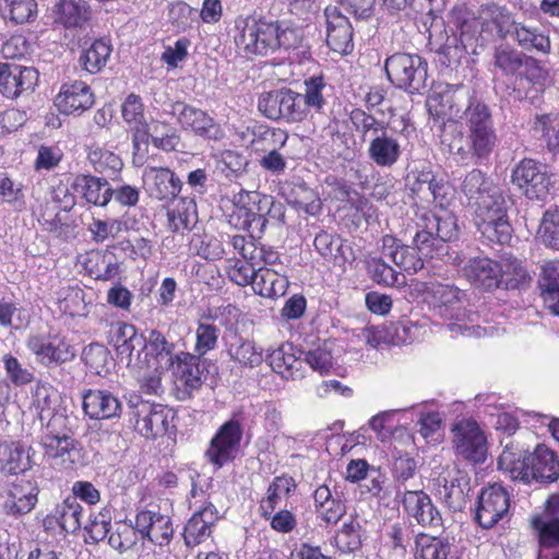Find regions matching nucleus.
Instances as JSON below:
<instances>
[{"label": "nucleus", "mask_w": 559, "mask_h": 559, "mask_svg": "<svg viewBox=\"0 0 559 559\" xmlns=\"http://www.w3.org/2000/svg\"><path fill=\"white\" fill-rule=\"evenodd\" d=\"M234 31L237 52L250 60L273 55L282 49H297L304 39L299 28L284 25L278 20L258 13L236 17Z\"/></svg>", "instance_id": "1"}, {"label": "nucleus", "mask_w": 559, "mask_h": 559, "mask_svg": "<svg viewBox=\"0 0 559 559\" xmlns=\"http://www.w3.org/2000/svg\"><path fill=\"white\" fill-rule=\"evenodd\" d=\"M462 191L473 204V223L476 229L489 230V223L509 217L502 191L480 170L473 169L465 176Z\"/></svg>", "instance_id": "2"}, {"label": "nucleus", "mask_w": 559, "mask_h": 559, "mask_svg": "<svg viewBox=\"0 0 559 559\" xmlns=\"http://www.w3.org/2000/svg\"><path fill=\"white\" fill-rule=\"evenodd\" d=\"M128 421L140 436L155 440L171 432L176 413L167 405L143 400L140 395H131L127 403Z\"/></svg>", "instance_id": "3"}, {"label": "nucleus", "mask_w": 559, "mask_h": 559, "mask_svg": "<svg viewBox=\"0 0 559 559\" xmlns=\"http://www.w3.org/2000/svg\"><path fill=\"white\" fill-rule=\"evenodd\" d=\"M464 115L468 152L478 159H487L498 142L488 105L479 99H471Z\"/></svg>", "instance_id": "4"}, {"label": "nucleus", "mask_w": 559, "mask_h": 559, "mask_svg": "<svg viewBox=\"0 0 559 559\" xmlns=\"http://www.w3.org/2000/svg\"><path fill=\"white\" fill-rule=\"evenodd\" d=\"M388 80L411 95L424 94L428 87V63L417 53L396 52L386 58Z\"/></svg>", "instance_id": "5"}, {"label": "nucleus", "mask_w": 559, "mask_h": 559, "mask_svg": "<svg viewBox=\"0 0 559 559\" xmlns=\"http://www.w3.org/2000/svg\"><path fill=\"white\" fill-rule=\"evenodd\" d=\"M26 347L35 356L36 361L47 368L70 362L76 356V349L71 340L59 331L29 335Z\"/></svg>", "instance_id": "6"}, {"label": "nucleus", "mask_w": 559, "mask_h": 559, "mask_svg": "<svg viewBox=\"0 0 559 559\" xmlns=\"http://www.w3.org/2000/svg\"><path fill=\"white\" fill-rule=\"evenodd\" d=\"M243 436L240 421L229 419L216 430L207 449L205 450L206 461L216 469L234 463L237 459Z\"/></svg>", "instance_id": "7"}, {"label": "nucleus", "mask_w": 559, "mask_h": 559, "mask_svg": "<svg viewBox=\"0 0 559 559\" xmlns=\"http://www.w3.org/2000/svg\"><path fill=\"white\" fill-rule=\"evenodd\" d=\"M262 201L267 202V198H262L255 191L240 190L234 194L230 207L226 212L228 224L239 230L249 231L253 225L259 226L262 230L266 224Z\"/></svg>", "instance_id": "8"}, {"label": "nucleus", "mask_w": 559, "mask_h": 559, "mask_svg": "<svg viewBox=\"0 0 559 559\" xmlns=\"http://www.w3.org/2000/svg\"><path fill=\"white\" fill-rule=\"evenodd\" d=\"M259 111L269 119H283L287 122L306 120V111L301 104V94L289 88L271 91L260 95Z\"/></svg>", "instance_id": "9"}, {"label": "nucleus", "mask_w": 559, "mask_h": 559, "mask_svg": "<svg viewBox=\"0 0 559 559\" xmlns=\"http://www.w3.org/2000/svg\"><path fill=\"white\" fill-rule=\"evenodd\" d=\"M511 182L528 199L543 200L549 191L550 175L547 165L525 157L512 169Z\"/></svg>", "instance_id": "10"}, {"label": "nucleus", "mask_w": 559, "mask_h": 559, "mask_svg": "<svg viewBox=\"0 0 559 559\" xmlns=\"http://www.w3.org/2000/svg\"><path fill=\"white\" fill-rule=\"evenodd\" d=\"M50 427L49 423L39 442L44 457L64 468H74L82 460L80 442L71 435L56 432Z\"/></svg>", "instance_id": "11"}, {"label": "nucleus", "mask_w": 559, "mask_h": 559, "mask_svg": "<svg viewBox=\"0 0 559 559\" xmlns=\"http://www.w3.org/2000/svg\"><path fill=\"white\" fill-rule=\"evenodd\" d=\"M509 508L510 496L504 487L498 484L488 485L478 496L475 521L485 530L492 528L507 515Z\"/></svg>", "instance_id": "12"}, {"label": "nucleus", "mask_w": 559, "mask_h": 559, "mask_svg": "<svg viewBox=\"0 0 559 559\" xmlns=\"http://www.w3.org/2000/svg\"><path fill=\"white\" fill-rule=\"evenodd\" d=\"M174 109L177 110V121L183 131L214 142L225 139L224 129L207 111L183 103H177Z\"/></svg>", "instance_id": "13"}, {"label": "nucleus", "mask_w": 559, "mask_h": 559, "mask_svg": "<svg viewBox=\"0 0 559 559\" xmlns=\"http://www.w3.org/2000/svg\"><path fill=\"white\" fill-rule=\"evenodd\" d=\"M455 452L463 459L481 463L487 455V440L479 425L474 419H462L453 429Z\"/></svg>", "instance_id": "14"}, {"label": "nucleus", "mask_w": 559, "mask_h": 559, "mask_svg": "<svg viewBox=\"0 0 559 559\" xmlns=\"http://www.w3.org/2000/svg\"><path fill=\"white\" fill-rule=\"evenodd\" d=\"M427 99L428 111L435 119H451L461 112L465 99H477L462 83L440 84Z\"/></svg>", "instance_id": "15"}, {"label": "nucleus", "mask_w": 559, "mask_h": 559, "mask_svg": "<svg viewBox=\"0 0 559 559\" xmlns=\"http://www.w3.org/2000/svg\"><path fill=\"white\" fill-rule=\"evenodd\" d=\"M324 17L328 47L340 56L350 55L354 50V29L348 17L335 5L324 9Z\"/></svg>", "instance_id": "16"}, {"label": "nucleus", "mask_w": 559, "mask_h": 559, "mask_svg": "<svg viewBox=\"0 0 559 559\" xmlns=\"http://www.w3.org/2000/svg\"><path fill=\"white\" fill-rule=\"evenodd\" d=\"M135 527L142 538L159 547L168 546L175 533L170 516L160 513L158 507L139 510L135 514Z\"/></svg>", "instance_id": "17"}, {"label": "nucleus", "mask_w": 559, "mask_h": 559, "mask_svg": "<svg viewBox=\"0 0 559 559\" xmlns=\"http://www.w3.org/2000/svg\"><path fill=\"white\" fill-rule=\"evenodd\" d=\"M202 356L181 350L170 358V367L176 380L181 384V400L192 396L203 384L201 362Z\"/></svg>", "instance_id": "18"}, {"label": "nucleus", "mask_w": 559, "mask_h": 559, "mask_svg": "<svg viewBox=\"0 0 559 559\" xmlns=\"http://www.w3.org/2000/svg\"><path fill=\"white\" fill-rule=\"evenodd\" d=\"M468 283L480 290L491 292L501 286V270L498 261L487 255L469 258L461 269Z\"/></svg>", "instance_id": "19"}, {"label": "nucleus", "mask_w": 559, "mask_h": 559, "mask_svg": "<svg viewBox=\"0 0 559 559\" xmlns=\"http://www.w3.org/2000/svg\"><path fill=\"white\" fill-rule=\"evenodd\" d=\"M219 520L217 508L207 502L197 510L183 527V543L188 548H194L212 538L214 527Z\"/></svg>", "instance_id": "20"}, {"label": "nucleus", "mask_w": 559, "mask_h": 559, "mask_svg": "<svg viewBox=\"0 0 559 559\" xmlns=\"http://www.w3.org/2000/svg\"><path fill=\"white\" fill-rule=\"evenodd\" d=\"M38 78L39 73L35 68L0 63V94L9 99H16L22 94L32 92Z\"/></svg>", "instance_id": "21"}, {"label": "nucleus", "mask_w": 559, "mask_h": 559, "mask_svg": "<svg viewBox=\"0 0 559 559\" xmlns=\"http://www.w3.org/2000/svg\"><path fill=\"white\" fill-rule=\"evenodd\" d=\"M82 511L75 498L67 497L44 518V530L53 534L75 533L81 527Z\"/></svg>", "instance_id": "22"}, {"label": "nucleus", "mask_w": 559, "mask_h": 559, "mask_svg": "<svg viewBox=\"0 0 559 559\" xmlns=\"http://www.w3.org/2000/svg\"><path fill=\"white\" fill-rule=\"evenodd\" d=\"M402 504L406 514L415 519L418 525L428 528L442 526L441 513L432 504L430 497L424 490H406Z\"/></svg>", "instance_id": "23"}, {"label": "nucleus", "mask_w": 559, "mask_h": 559, "mask_svg": "<svg viewBox=\"0 0 559 559\" xmlns=\"http://www.w3.org/2000/svg\"><path fill=\"white\" fill-rule=\"evenodd\" d=\"M94 94L83 81L75 80L61 85L55 105L64 115H81L94 105Z\"/></svg>", "instance_id": "24"}, {"label": "nucleus", "mask_w": 559, "mask_h": 559, "mask_svg": "<svg viewBox=\"0 0 559 559\" xmlns=\"http://www.w3.org/2000/svg\"><path fill=\"white\" fill-rule=\"evenodd\" d=\"M312 498L316 516L325 527L335 526L347 512L346 500L325 484L317 487Z\"/></svg>", "instance_id": "25"}, {"label": "nucleus", "mask_w": 559, "mask_h": 559, "mask_svg": "<svg viewBox=\"0 0 559 559\" xmlns=\"http://www.w3.org/2000/svg\"><path fill=\"white\" fill-rule=\"evenodd\" d=\"M39 490L31 480L20 479L13 481L3 502L7 515L20 518L31 513L37 504Z\"/></svg>", "instance_id": "26"}, {"label": "nucleus", "mask_w": 559, "mask_h": 559, "mask_svg": "<svg viewBox=\"0 0 559 559\" xmlns=\"http://www.w3.org/2000/svg\"><path fill=\"white\" fill-rule=\"evenodd\" d=\"M84 414L94 420L118 418L122 413V404L117 396L107 390L85 391L82 395Z\"/></svg>", "instance_id": "27"}, {"label": "nucleus", "mask_w": 559, "mask_h": 559, "mask_svg": "<svg viewBox=\"0 0 559 559\" xmlns=\"http://www.w3.org/2000/svg\"><path fill=\"white\" fill-rule=\"evenodd\" d=\"M527 483L536 480L539 483H554L559 478V460L556 453L547 445L537 444L533 452H530Z\"/></svg>", "instance_id": "28"}, {"label": "nucleus", "mask_w": 559, "mask_h": 559, "mask_svg": "<svg viewBox=\"0 0 559 559\" xmlns=\"http://www.w3.org/2000/svg\"><path fill=\"white\" fill-rule=\"evenodd\" d=\"M415 247L404 246L392 235L381 238V254L391 259L401 270L413 274L424 267V259Z\"/></svg>", "instance_id": "29"}, {"label": "nucleus", "mask_w": 559, "mask_h": 559, "mask_svg": "<svg viewBox=\"0 0 559 559\" xmlns=\"http://www.w3.org/2000/svg\"><path fill=\"white\" fill-rule=\"evenodd\" d=\"M164 207L167 216L166 227L171 233L189 230L197 222V203L192 198H171Z\"/></svg>", "instance_id": "30"}, {"label": "nucleus", "mask_w": 559, "mask_h": 559, "mask_svg": "<svg viewBox=\"0 0 559 559\" xmlns=\"http://www.w3.org/2000/svg\"><path fill=\"white\" fill-rule=\"evenodd\" d=\"M71 188L86 203L104 207L112 199V188L104 178L93 175L79 174L74 177Z\"/></svg>", "instance_id": "31"}, {"label": "nucleus", "mask_w": 559, "mask_h": 559, "mask_svg": "<svg viewBox=\"0 0 559 559\" xmlns=\"http://www.w3.org/2000/svg\"><path fill=\"white\" fill-rule=\"evenodd\" d=\"M402 145L399 139L389 132V129L372 138L368 145V157L378 167H392L402 156Z\"/></svg>", "instance_id": "32"}, {"label": "nucleus", "mask_w": 559, "mask_h": 559, "mask_svg": "<svg viewBox=\"0 0 559 559\" xmlns=\"http://www.w3.org/2000/svg\"><path fill=\"white\" fill-rule=\"evenodd\" d=\"M23 441L0 442V473L19 475L32 468V459Z\"/></svg>", "instance_id": "33"}, {"label": "nucleus", "mask_w": 559, "mask_h": 559, "mask_svg": "<svg viewBox=\"0 0 559 559\" xmlns=\"http://www.w3.org/2000/svg\"><path fill=\"white\" fill-rule=\"evenodd\" d=\"M530 452L523 445L514 440H509L499 455L498 467L508 474L514 480H523L527 483V471Z\"/></svg>", "instance_id": "34"}, {"label": "nucleus", "mask_w": 559, "mask_h": 559, "mask_svg": "<svg viewBox=\"0 0 559 559\" xmlns=\"http://www.w3.org/2000/svg\"><path fill=\"white\" fill-rule=\"evenodd\" d=\"M147 176L151 180L148 191L152 198L169 201L171 198L179 197L182 181L168 167H150Z\"/></svg>", "instance_id": "35"}, {"label": "nucleus", "mask_w": 559, "mask_h": 559, "mask_svg": "<svg viewBox=\"0 0 559 559\" xmlns=\"http://www.w3.org/2000/svg\"><path fill=\"white\" fill-rule=\"evenodd\" d=\"M297 486L295 478L288 474L275 476L259 501V514L277 510L283 500L286 501L295 495Z\"/></svg>", "instance_id": "36"}, {"label": "nucleus", "mask_w": 559, "mask_h": 559, "mask_svg": "<svg viewBox=\"0 0 559 559\" xmlns=\"http://www.w3.org/2000/svg\"><path fill=\"white\" fill-rule=\"evenodd\" d=\"M423 293L429 305L444 312L459 308L464 296L455 285L439 282L426 283Z\"/></svg>", "instance_id": "37"}, {"label": "nucleus", "mask_w": 559, "mask_h": 559, "mask_svg": "<svg viewBox=\"0 0 559 559\" xmlns=\"http://www.w3.org/2000/svg\"><path fill=\"white\" fill-rule=\"evenodd\" d=\"M39 14L36 0H0V15L13 26L32 25Z\"/></svg>", "instance_id": "38"}, {"label": "nucleus", "mask_w": 559, "mask_h": 559, "mask_svg": "<svg viewBox=\"0 0 559 559\" xmlns=\"http://www.w3.org/2000/svg\"><path fill=\"white\" fill-rule=\"evenodd\" d=\"M288 286L289 282L285 274L272 267L259 266L252 289L261 297L275 299L284 296Z\"/></svg>", "instance_id": "39"}, {"label": "nucleus", "mask_w": 559, "mask_h": 559, "mask_svg": "<svg viewBox=\"0 0 559 559\" xmlns=\"http://www.w3.org/2000/svg\"><path fill=\"white\" fill-rule=\"evenodd\" d=\"M81 264L85 274L96 281H111L120 271L119 264L107 261L106 251L99 249L85 252Z\"/></svg>", "instance_id": "40"}, {"label": "nucleus", "mask_w": 559, "mask_h": 559, "mask_svg": "<svg viewBox=\"0 0 559 559\" xmlns=\"http://www.w3.org/2000/svg\"><path fill=\"white\" fill-rule=\"evenodd\" d=\"M123 121L133 132L134 140H143L148 134V123L144 115V104L141 97L131 93L121 106Z\"/></svg>", "instance_id": "41"}, {"label": "nucleus", "mask_w": 559, "mask_h": 559, "mask_svg": "<svg viewBox=\"0 0 559 559\" xmlns=\"http://www.w3.org/2000/svg\"><path fill=\"white\" fill-rule=\"evenodd\" d=\"M451 544L448 537L418 533L414 540V559H448Z\"/></svg>", "instance_id": "42"}, {"label": "nucleus", "mask_w": 559, "mask_h": 559, "mask_svg": "<svg viewBox=\"0 0 559 559\" xmlns=\"http://www.w3.org/2000/svg\"><path fill=\"white\" fill-rule=\"evenodd\" d=\"M227 354L231 361L241 368H254L263 361V350L253 341L236 336L227 345Z\"/></svg>", "instance_id": "43"}, {"label": "nucleus", "mask_w": 559, "mask_h": 559, "mask_svg": "<svg viewBox=\"0 0 559 559\" xmlns=\"http://www.w3.org/2000/svg\"><path fill=\"white\" fill-rule=\"evenodd\" d=\"M56 21L66 28L82 27L90 19L85 0H60L55 8Z\"/></svg>", "instance_id": "44"}, {"label": "nucleus", "mask_w": 559, "mask_h": 559, "mask_svg": "<svg viewBox=\"0 0 559 559\" xmlns=\"http://www.w3.org/2000/svg\"><path fill=\"white\" fill-rule=\"evenodd\" d=\"M514 39L520 47L525 50H534L548 55L551 49V43L548 35L540 32L537 27H530L523 23L514 24Z\"/></svg>", "instance_id": "45"}, {"label": "nucleus", "mask_w": 559, "mask_h": 559, "mask_svg": "<svg viewBox=\"0 0 559 559\" xmlns=\"http://www.w3.org/2000/svg\"><path fill=\"white\" fill-rule=\"evenodd\" d=\"M87 159L97 173L108 177L116 176L123 167L122 159L118 154L98 144H91L88 146Z\"/></svg>", "instance_id": "46"}, {"label": "nucleus", "mask_w": 559, "mask_h": 559, "mask_svg": "<svg viewBox=\"0 0 559 559\" xmlns=\"http://www.w3.org/2000/svg\"><path fill=\"white\" fill-rule=\"evenodd\" d=\"M111 51V45L108 41L95 39L82 51L79 59L80 66L84 71L96 74L107 64Z\"/></svg>", "instance_id": "47"}, {"label": "nucleus", "mask_w": 559, "mask_h": 559, "mask_svg": "<svg viewBox=\"0 0 559 559\" xmlns=\"http://www.w3.org/2000/svg\"><path fill=\"white\" fill-rule=\"evenodd\" d=\"M210 319V316H202L197 322L193 353L202 357L218 346L221 330Z\"/></svg>", "instance_id": "48"}, {"label": "nucleus", "mask_w": 559, "mask_h": 559, "mask_svg": "<svg viewBox=\"0 0 559 559\" xmlns=\"http://www.w3.org/2000/svg\"><path fill=\"white\" fill-rule=\"evenodd\" d=\"M259 266L255 261H249L247 259L229 258L225 261V273L228 280L240 286H251L254 283Z\"/></svg>", "instance_id": "49"}, {"label": "nucleus", "mask_w": 559, "mask_h": 559, "mask_svg": "<svg viewBox=\"0 0 559 559\" xmlns=\"http://www.w3.org/2000/svg\"><path fill=\"white\" fill-rule=\"evenodd\" d=\"M498 263L501 270V285H504L507 289H515L530 282L531 277L518 258L503 255Z\"/></svg>", "instance_id": "50"}, {"label": "nucleus", "mask_w": 559, "mask_h": 559, "mask_svg": "<svg viewBox=\"0 0 559 559\" xmlns=\"http://www.w3.org/2000/svg\"><path fill=\"white\" fill-rule=\"evenodd\" d=\"M533 129L540 133L547 150L552 154H559V115L543 114L534 119Z\"/></svg>", "instance_id": "51"}, {"label": "nucleus", "mask_w": 559, "mask_h": 559, "mask_svg": "<svg viewBox=\"0 0 559 559\" xmlns=\"http://www.w3.org/2000/svg\"><path fill=\"white\" fill-rule=\"evenodd\" d=\"M423 221L427 222V228L435 230L441 243L452 241L459 237L457 218L450 212L442 215L426 214Z\"/></svg>", "instance_id": "52"}, {"label": "nucleus", "mask_w": 559, "mask_h": 559, "mask_svg": "<svg viewBox=\"0 0 559 559\" xmlns=\"http://www.w3.org/2000/svg\"><path fill=\"white\" fill-rule=\"evenodd\" d=\"M349 120L355 130L361 134L362 140L369 139L371 141L380 132L389 129L388 122L377 119L373 115L368 114L361 108H354L349 112Z\"/></svg>", "instance_id": "53"}, {"label": "nucleus", "mask_w": 559, "mask_h": 559, "mask_svg": "<svg viewBox=\"0 0 559 559\" xmlns=\"http://www.w3.org/2000/svg\"><path fill=\"white\" fill-rule=\"evenodd\" d=\"M326 88V82L322 75H314L305 81V93L301 94V104L304 111H306V119L309 116L310 109L316 112H321L325 98L323 91Z\"/></svg>", "instance_id": "54"}, {"label": "nucleus", "mask_w": 559, "mask_h": 559, "mask_svg": "<svg viewBox=\"0 0 559 559\" xmlns=\"http://www.w3.org/2000/svg\"><path fill=\"white\" fill-rule=\"evenodd\" d=\"M543 274L544 300L552 313L559 314V260L547 262Z\"/></svg>", "instance_id": "55"}, {"label": "nucleus", "mask_w": 559, "mask_h": 559, "mask_svg": "<svg viewBox=\"0 0 559 559\" xmlns=\"http://www.w3.org/2000/svg\"><path fill=\"white\" fill-rule=\"evenodd\" d=\"M313 246L317 252L326 261L341 263L345 261L343 253V239L325 230L316 235Z\"/></svg>", "instance_id": "56"}, {"label": "nucleus", "mask_w": 559, "mask_h": 559, "mask_svg": "<svg viewBox=\"0 0 559 559\" xmlns=\"http://www.w3.org/2000/svg\"><path fill=\"white\" fill-rule=\"evenodd\" d=\"M87 229L94 242L103 243L108 239H115L120 233L128 231L130 228L127 222L120 218H93Z\"/></svg>", "instance_id": "57"}, {"label": "nucleus", "mask_w": 559, "mask_h": 559, "mask_svg": "<svg viewBox=\"0 0 559 559\" xmlns=\"http://www.w3.org/2000/svg\"><path fill=\"white\" fill-rule=\"evenodd\" d=\"M82 359L92 373L106 374L112 360L109 349L99 343H92L84 348Z\"/></svg>", "instance_id": "58"}, {"label": "nucleus", "mask_w": 559, "mask_h": 559, "mask_svg": "<svg viewBox=\"0 0 559 559\" xmlns=\"http://www.w3.org/2000/svg\"><path fill=\"white\" fill-rule=\"evenodd\" d=\"M362 527L357 516H350L337 531L335 540L344 552L358 550L362 545Z\"/></svg>", "instance_id": "59"}, {"label": "nucleus", "mask_w": 559, "mask_h": 559, "mask_svg": "<svg viewBox=\"0 0 559 559\" xmlns=\"http://www.w3.org/2000/svg\"><path fill=\"white\" fill-rule=\"evenodd\" d=\"M145 348L146 338L142 333L136 332L126 343H121V345L115 348V350L119 360L124 362L127 367L141 369L143 362L140 360V356Z\"/></svg>", "instance_id": "60"}, {"label": "nucleus", "mask_w": 559, "mask_h": 559, "mask_svg": "<svg viewBox=\"0 0 559 559\" xmlns=\"http://www.w3.org/2000/svg\"><path fill=\"white\" fill-rule=\"evenodd\" d=\"M269 365L271 368L282 377L288 378L294 374V369H298L296 365L299 362L293 353L292 344H282L273 349L269 356Z\"/></svg>", "instance_id": "61"}, {"label": "nucleus", "mask_w": 559, "mask_h": 559, "mask_svg": "<svg viewBox=\"0 0 559 559\" xmlns=\"http://www.w3.org/2000/svg\"><path fill=\"white\" fill-rule=\"evenodd\" d=\"M532 527L537 533L538 543L543 548L551 549L559 546V519H544L535 515L532 519Z\"/></svg>", "instance_id": "62"}, {"label": "nucleus", "mask_w": 559, "mask_h": 559, "mask_svg": "<svg viewBox=\"0 0 559 559\" xmlns=\"http://www.w3.org/2000/svg\"><path fill=\"white\" fill-rule=\"evenodd\" d=\"M190 247L197 255L207 261L219 260L225 254L223 241L215 236L193 235Z\"/></svg>", "instance_id": "63"}, {"label": "nucleus", "mask_w": 559, "mask_h": 559, "mask_svg": "<svg viewBox=\"0 0 559 559\" xmlns=\"http://www.w3.org/2000/svg\"><path fill=\"white\" fill-rule=\"evenodd\" d=\"M538 235L547 247L559 249V206L544 213Z\"/></svg>", "instance_id": "64"}]
</instances>
